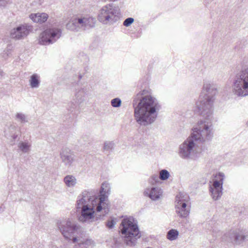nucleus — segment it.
<instances>
[{
	"label": "nucleus",
	"instance_id": "1",
	"mask_svg": "<svg viewBox=\"0 0 248 248\" xmlns=\"http://www.w3.org/2000/svg\"><path fill=\"white\" fill-rule=\"evenodd\" d=\"M110 186L107 182L102 183L100 189L84 190L78 197L76 211L79 213L78 219L86 222L95 218L102 219L109 212L108 197Z\"/></svg>",
	"mask_w": 248,
	"mask_h": 248
},
{
	"label": "nucleus",
	"instance_id": "2",
	"mask_svg": "<svg viewBox=\"0 0 248 248\" xmlns=\"http://www.w3.org/2000/svg\"><path fill=\"white\" fill-rule=\"evenodd\" d=\"M135 117L139 123L152 124L156 119L160 105L157 99L147 90L137 94L133 101Z\"/></svg>",
	"mask_w": 248,
	"mask_h": 248
},
{
	"label": "nucleus",
	"instance_id": "3",
	"mask_svg": "<svg viewBox=\"0 0 248 248\" xmlns=\"http://www.w3.org/2000/svg\"><path fill=\"white\" fill-rule=\"evenodd\" d=\"M217 93V86L213 83L203 82L202 93L193 107L194 112L200 117L196 124H212L216 122L213 118V104Z\"/></svg>",
	"mask_w": 248,
	"mask_h": 248
},
{
	"label": "nucleus",
	"instance_id": "4",
	"mask_svg": "<svg viewBox=\"0 0 248 248\" xmlns=\"http://www.w3.org/2000/svg\"><path fill=\"white\" fill-rule=\"evenodd\" d=\"M212 125H198L192 129L190 136L179 145L178 154L183 159L189 158L199 142L210 140L213 137Z\"/></svg>",
	"mask_w": 248,
	"mask_h": 248
},
{
	"label": "nucleus",
	"instance_id": "5",
	"mask_svg": "<svg viewBox=\"0 0 248 248\" xmlns=\"http://www.w3.org/2000/svg\"><path fill=\"white\" fill-rule=\"evenodd\" d=\"M232 91L237 97L248 96V68L242 69L233 78Z\"/></svg>",
	"mask_w": 248,
	"mask_h": 248
},
{
	"label": "nucleus",
	"instance_id": "6",
	"mask_svg": "<svg viewBox=\"0 0 248 248\" xmlns=\"http://www.w3.org/2000/svg\"><path fill=\"white\" fill-rule=\"evenodd\" d=\"M140 237L137 220L132 216H125V244L134 246Z\"/></svg>",
	"mask_w": 248,
	"mask_h": 248
},
{
	"label": "nucleus",
	"instance_id": "7",
	"mask_svg": "<svg viewBox=\"0 0 248 248\" xmlns=\"http://www.w3.org/2000/svg\"><path fill=\"white\" fill-rule=\"evenodd\" d=\"M87 94V89L85 87L76 90L74 98L67 107V111L70 113L69 118L74 119L80 112V105L85 101V96Z\"/></svg>",
	"mask_w": 248,
	"mask_h": 248
},
{
	"label": "nucleus",
	"instance_id": "8",
	"mask_svg": "<svg viewBox=\"0 0 248 248\" xmlns=\"http://www.w3.org/2000/svg\"><path fill=\"white\" fill-rule=\"evenodd\" d=\"M119 9L113 6L112 4H109L101 9L98 16V19L103 24H107L116 21L119 19Z\"/></svg>",
	"mask_w": 248,
	"mask_h": 248
},
{
	"label": "nucleus",
	"instance_id": "9",
	"mask_svg": "<svg viewBox=\"0 0 248 248\" xmlns=\"http://www.w3.org/2000/svg\"><path fill=\"white\" fill-rule=\"evenodd\" d=\"M57 225L59 231L66 240L72 241L73 243L78 242V237L73 236L78 229L77 225L72 224L69 219L62 221L58 220Z\"/></svg>",
	"mask_w": 248,
	"mask_h": 248
},
{
	"label": "nucleus",
	"instance_id": "10",
	"mask_svg": "<svg viewBox=\"0 0 248 248\" xmlns=\"http://www.w3.org/2000/svg\"><path fill=\"white\" fill-rule=\"evenodd\" d=\"M189 196L186 194L179 192L175 197L176 212L181 218L187 217L190 212V209L187 206Z\"/></svg>",
	"mask_w": 248,
	"mask_h": 248
},
{
	"label": "nucleus",
	"instance_id": "11",
	"mask_svg": "<svg viewBox=\"0 0 248 248\" xmlns=\"http://www.w3.org/2000/svg\"><path fill=\"white\" fill-rule=\"evenodd\" d=\"M61 29H48L44 31L39 36V42L43 45H47L55 42L61 36Z\"/></svg>",
	"mask_w": 248,
	"mask_h": 248
},
{
	"label": "nucleus",
	"instance_id": "12",
	"mask_svg": "<svg viewBox=\"0 0 248 248\" xmlns=\"http://www.w3.org/2000/svg\"><path fill=\"white\" fill-rule=\"evenodd\" d=\"M225 175L224 173L219 172L215 175V179L213 180V184L210 186V191L212 198L214 200H217L222 195V185Z\"/></svg>",
	"mask_w": 248,
	"mask_h": 248
},
{
	"label": "nucleus",
	"instance_id": "13",
	"mask_svg": "<svg viewBox=\"0 0 248 248\" xmlns=\"http://www.w3.org/2000/svg\"><path fill=\"white\" fill-rule=\"evenodd\" d=\"M32 29V27L27 24H21L12 30L10 33L11 38L20 40L26 37Z\"/></svg>",
	"mask_w": 248,
	"mask_h": 248
},
{
	"label": "nucleus",
	"instance_id": "14",
	"mask_svg": "<svg viewBox=\"0 0 248 248\" xmlns=\"http://www.w3.org/2000/svg\"><path fill=\"white\" fill-rule=\"evenodd\" d=\"M246 239V236L242 232L236 230L230 231L223 237L226 241L234 245H240Z\"/></svg>",
	"mask_w": 248,
	"mask_h": 248
},
{
	"label": "nucleus",
	"instance_id": "15",
	"mask_svg": "<svg viewBox=\"0 0 248 248\" xmlns=\"http://www.w3.org/2000/svg\"><path fill=\"white\" fill-rule=\"evenodd\" d=\"M85 17H75L66 24V28L68 30L78 31L85 30Z\"/></svg>",
	"mask_w": 248,
	"mask_h": 248
},
{
	"label": "nucleus",
	"instance_id": "16",
	"mask_svg": "<svg viewBox=\"0 0 248 248\" xmlns=\"http://www.w3.org/2000/svg\"><path fill=\"white\" fill-rule=\"evenodd\" d=\"M60 157L65 166L70 167L72 165L74 161V156L73 152L69 148L63 147L62 148L60 153Z\"/></svg>",
	"mask_w": 248,
	"mask_h": 248
},
{
	"label": "nucleus",
	"instance_id": "17",
	"mask_svg": "<svg viewBox=\"0 0 248 248\" xmlns=\"http://www.w3.org/2000/svg\"><path fill=\"white\" fill-rule=\"evenodd\" d=\"M124 242V219H122L119 230L113 236V243L116 248L123 247Z\"/></svg>",
	"mask_w": 248,
	"mask_h": 248
},
{
	"label": "nucleus",
	"instance_id": "18",
	"mask_svg": "<svg viewBox=\"0 0 248 248\" xmlns=\"http://www.w3.org/2000/svg\"><path fill=\"white\" fill-rule=\"evenodd\" d=\"M145 192L148 194V196L154 201L157 200L159 199L162 195V189L158 187H153L152 188H147Z\"/></svg>",
	"mask_w": 248,
	"mask_h": 248
},
{
	"label": "nucleus",
	"instance_id": "19",
	"mask_svg": "<svg viewBox=\"0 0 248 248\" xmlns=\"http://www.w3.org/2000/svg\"><path fill=\"white\" fill-rule=\"evenodd\" d=\"M48 16L47 14L45 13H38L35 14H31L30 15V18L36 23H43L45 22Z\"/></svg>",
	"mask_w": 248,
	"mask_h": 248
},
{
	"label": "nucleus",
	"instance_id": "20",
	"mask_svg": "<svg viewBox=\"0 0 248 248\" xmlns=\"http://www.w3.org/2000/svg\"><path fill=\"white\" fill-rule=\"evenodd\" d=\"M10 131V136H11L14 141L17 139H19L18 136L20 135L21 131L20 128L16 126L15 125H10L8 127Z\"/></svg>",
	"mask_w": 248,
	"mask_h": 248
},
{
	"label": "nucleus",
	"instance_id": "21",
	"mask_svg": "<svg viewBox=\"0 0 248 248\" xmlns=\"http://www.w3.org/2000/svg\"><path fill=\"white\" fill-rule=\"evenodd\" d=\"M29 82L30 85L32 88L39 87L40 83L39 76L37 74H33L31 76Z\"/></svg>",
	"mask_w": 248,
	"mask_h": 248
},
{
	"label": "nucleus",
	"instance_id": "22",
	"mask_svg": "<svg viewBox=\"0 0 248 248\" xmlns=\"http://www.w3.org/2000/svg\"><path fill=\"white\" fill-rule=\"evenodd\" d=\"M63 181L68 187H73L77 183L76 178L73 175H67L64 177Z\"/></svg>",
	"mask_w": 248,
	"mask_h": 248
},
{
	"label": "nucleus",
	"instance_id": "23",
	"mask_svg": "<svg viewBox=\"0 0 248 248\" xmlns=\"http://www.w3.org/2000/svg\"><path fill=\"white\" fill-rule=\"evenodd\" d=\"M96 19L93 17H85V30L95 26Z\"/></svg>",
	"mask_w": 248,
	"mask_h": 248
},
{
	"label": "nucleus",
	"instance_id": "24",
	"mask_svg": "<svg viewBox=\"0 0 248 248\" xmlns=\"http://www.w3.org/2000/svg\"><path fill=\"white\" fill-rule=\"evenodd\" d=\"M117 219L116 218L111 217L105 222V227L108 230H111L114 228L116 224Z\"/></svg>",
	"mask_w": 248,
	"mask_h": 248
},
{
	"label": "nucleus",
	"instance_id": "25",
	"mask_svg": "<svg viewBox=\"0 0 248 248\" xmlns=\"http://www.w3.org/2000/svg\"><path fill=\"white\" fill-rule=\"evenodd\" d=\"M178 234L179 232L178 231L175 229H171L168 232L167 237L169 240L172 241L177 238Z\"/></svg>",
	"mask_w": 248,
	"mask_h": 248
},
{
	"label": "nucleus",
	"instance_id": "26",
	"mask_svg": "<svg viewBox=\"0 0 248 248\" xmlns=\"http://www.w3.org/2000/svg\"><path fill=\"white\" fill-rule=\"evenodd\" d=\"M114 143L111 141H105L104 143L103 151L106 154L109 153L113 149Z\"/></svg>",
	"mask_w": 248,
	"mask_h": 248
},
{
	"label": "nucleus",
	"instance_id": "27",
	"mask_svg": "<svg viewBox=\"0 0 248 248\" xmlns=\"http://www.w3.org/2000/svg\"><path fill=\"white\" fill-rule=\"evenodd\" d=\"M16 118L21 123H26L28 122V116L22 113H17L16 115Z\"/></svg>",
	"mask_w": 248,
	"mask_h": 248
},
{
	"label": "nucleus",
	"instance_id": "28",
	"mask_svg": "<svg viewBox=\"0 0 248 248\" xmlns=\"http://www.w3.org/2000/svg\"><path fill=\"white\" fill-rule=\"evenodd\" d=\"M92 142V140L89 136L85 135L82 136L78 140V143L80 145L87 146Z\"/></svg>",
	"mask_w": 248,
	"mask_h": 248
},
{
	"label": "nucleus",
	"instance_id": "29",
	"mask_svg": "<svg viewBox=\"0 0 248 248\" xmlns=\"http://www.w3.org/2000/svg\"><path fill=\"white\" fill-rule=\"evenodd\" d=\"M159 174V179L162 181L167 180L170 176V172L165 169L161 170Z\"/></svg>",
	"mask_w": 248,
	"mask_h": 248
},
{
	"label": "nucleus",
	"instance_id": "30",
	"mask_svg": "<svg viewBox=\"0 0 248 248\" xmlns=\"http://www.w3.org/2000/svg\"><path fill=\"white\" fill-rule=\"evenodd\" d=\"M18 147L23 153H27L30 150V145L27 142L20 141L18 144Z\"/></svg>",
	"mask_w": 248,
	"mask_h": 248
},
{
	"label": "nucleus",
	"instance_id": "31",
	"mask_svg": "<svg viewBox=\"0 0 248 248\" xmlns=\"http://www.w3.org/2000/svg\"><path fill=\"white\" fill-rule=\"evenodd\" d=\"M91 242L89 240H86L84 242H82L76 244L74 248H91L90 244Z\"/></svg>",
	"mask_w": 248,
	"mask_h": 248
},
{
	"label": "nucleus",
	"instance_id": "32",
	"mask_svg": "<svg viewBox=\"0 0 248 248\" xmlns=\"http://www.w3.org/2000/svg\"><path fill=\"white\" fill-rule=\"evenodd\" d=\"M110 104L113 108H119L122 105V101L119 98L116 97L111 100Z\"/></svg>",
	"mask_w": 248,
	"mask_h": 248
},
{
	"label": "nucleus",
	"instance_id": "33",
	"mask_svg": "<svg viewBox=\"0 0 248 248\" xmlns=\"http://www.w3.org/2000/svg\"><path fill=\"white\" fill-rule=\"evenodd\" d=\"M13 46L11 45H8L7 46L6 49L4 51L2 57L4 59H6L7 57H9L11 53V50Z\"/></svg>",
	"mask_w": 248,
	"mask_h": 248
},
{
	"label": "nucleus",
	"instance_id": "34",
	"mask_svg": "<svg viewBox=\"0 0 248 248\" xmlns=\"http://www.w3.org/2000/svg\"><path fill=\"white\" fill-rule=\"evenodd\" d=\"M159 176L157 174L152 175L149 179V182L151 185H155L159 182Z\"/></svg>",
	"mask_w": 248,
	"mask_h": 248
},
{
	"label": "nucleus",
	"instance_id": "35",
	"mask_svg": "<svg viewBox=\"0 0 248 248\" xmlns=\"http://www.w3.org/2000/svg\"><path fill=\"white\" fill-rule=\"evenodd\" d=\"M134 21L132 17H128L125 19V27H128L131 25Z\"/></svg>",
	"mask_w": 248,
	"mask_h": 248
},
{
	"label": "nucleus",
	"instance_id": "36",
	"mask_svg": "<svg viewBox=\"0 0 248 248\" xmlns=\"http://www.w3.org/2000/svg\"><path fill=\"white\" fill-rule=\"evenodd\" d=\"M4 209L2 207V206H0V213L3 212Z\"/></svg>",
	"mask_w": 248,
	"mask_h": 248
},
{
	"label": "nucleus",
	"instance_id": "37",
	"mask_svg": "<svg viewBox=\"0 0 248 248\" xmlns=\"http://www.w3.org/2000/svg\"><path fill=\"white\" fill-rule=\"evenodd\" d=\"M82 78V76L81 75H79L78 77L79 80H80Z\"/></svg>",
	"mask_w": 248,
	"mask_h": 248
},
{
	"label": "nucleus",
	"instance_id": "38",
	"mask_svg": "<svg viewBox=\"0 0 248 248\" xmlns=\"http://www.w3.org/2000/svg\"><path fill=\"white\" fill-rule=\"evenodd\" d=\"M121 218L124 217V215H122V216H121Z\"/></svg>",
	"mask_w": 248,
	"mask_h": 248
},
{
	"label": "nucleus",
	"instance_id": "39",
	"mask_svg": "<svg viewBox=\"0 0 248 248\" xmlns=\"http://www.w3.org/2000/svg\"><path fill=\"white\" fill-rule=\"evenodd\" d=\"M43 0H38L39 2H41Z\"/></svg>",
	"mask_w": 248,
	"mask_h": 248
},
{
	"label": "nucleus",
	"instance_id": "40",
	"mask_svg": "<svg viewBox=\"0 0 248 248\" xmlns=\"http://www.w3.org/2000/svg\"><path fill=\"white\" fill-rule=\"evenodd\" d=\"M141 126H145L146 125L145 124H143V125H141Z\"/></svg>",
	"mask_w": 248,
	"mask_h": 248
}]
</instances>
